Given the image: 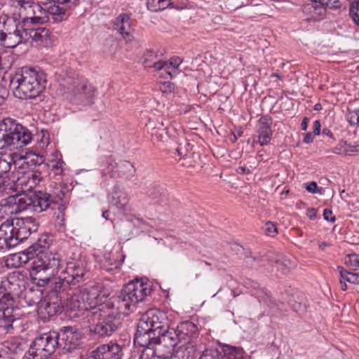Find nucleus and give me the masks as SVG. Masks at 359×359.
Masks as SVG:
<instances>
[{
  "label": "nucleus",
  "instance_id": "nucleus-56",
  "mask_svg": "<svg viewBox=\"0 0 359 359\" xmlns=\"http://www.w3.org/2000/svg\"><path fill=\"white\" fill-rule=\"evenodd\" d=\"M237 172L240 174H247V173H249L250 170H249V169L246 168L245 167L240 166L237 169Z\"/></svg>",
  "mask_w": 359,
  "mask_h": 359
},
{
  "label": "nucleus",
  "instance_id": "nucleus-5",
  "mask_svg": "<svg viewBox=\"0 0 359 359\" xmlns=\"http://www.w3.org/2000/svg\"><path fill=\"white\" fill-rule=\"evenodd\" d=\"M27 40V32L24 25H16L13 20L6 17L0 28V45L13 48Z\"/></svg>",
  "mask_w": 359,
  "mask_h": 359
},
{
  "label": "nucleus",
  "instance_id": "nucleus-44",
  "mask_svg": "<svg viewBox=\"0 0 359 359\" xmlns=\"http://www.w3.org/2000/svg\"><path fill=\"white\" fill-rule=\"evenodd\" d=\"M264 231L267 236L271 237L275 236L278 233L276 224L271 222H268L266 223Z\"/></svg>",
  "mask_w": 359,
  "mask_h": 359
},
{
  "label": "nucleus",
  "instance_id": "nucleus-51",
  "mask_svg": "<svg viewBox=\"0 0 359 359\" xmlns=\"http://www.w3.org/2000/svg\"><path fill=\"white\" fill-rule=\"evenodd\" d=\"M349 283L353 284H359V273H353L349 278Z\"/></svg>",
  "mask_w": 359,
  "mask_h": 359
},
{
  "label": "nucleus",
  "instance_id": "nucleus-61",
  "mask_svg": "<svg viewBox=\"0 0 359 359\" xmlns=\"http://www.w3.org/2000/svg\"><path fill=\"white\" fill-rule=\"evenodd\" d=\"M340 285H341V289L342 290H346L347 289V285L346 284V283L344 281H343L342 280H340Z\"/></svg>",
  "mask_w": 359,
  "mask_h": 359
},
{
  "label": "nucleus",
  "instance_id": "nucleus-48",
  "mask_svg": "<svg viewBox=\"0 0 359 359\" xmlns=\"http://www.w3.org/2000/svg\"><path fill=\"white\" fill-rule=\"evenodd\" d=\"M79 0H57L56 3L65 6L67 8H72L77 5Z\"/></svg>",
  "mask_w": 359,
  "mask_h": 359
},
{
  "label": "nucleus",
  "instance_id": "nucleus-55",
  "mask_svg": "<svg viewBox=\"0 0 359 359\" xmlns=\"http://www.w3.org/2000/svg\"><path fill=\"white\" fill-rule=\"evenodd\" d=\"M307 216L311 219H313L316 217V210L314 208H310L307 210L306 212Z\"/></svg>",
  "mask_w": 359,
  "mask_h": 359
},
{
  "label": "nucleus",
  "instance_id": "nucleus-47",
  "mask_svg": "<svg viewBox=\"0 0 359 359\" xmlns=\"http://www.w3.org/2000/svg\"><path fill=\"white\" fill-rule=\"evenodd\" d=\"M158 1L159 0H147V8L152 12H156L160 11L161 6H159Z\"/></svg>",
  "mask_w": 359,
  "mask_h": 359
},
{
  "label": "nucleus",
  "instance_id": "nucleus-21",
  "mask_svg": "<svg viewBox=\"0 0 359 359\" xmlns=\"http://www.w3.org/2000/svg\"><path fill=\"white\" fill-rule=\"evenodd\" d=\"M35 257L33 250L29 248L25 251L11 255L7 259V262L8 264L11 265V266L18 268L27 264L30 261H34Z\"/></svg>",
  "mask_w": 359,
  "mask_h": 359
},
{
  "label": "nucleus",
  "instance_id": "nucleus-18",
  "mask_svg": "<svg viewBox=\"0 0 359 359\" xmlns=\"http://www.w3.org/2000/svg\"><path fill=\"white\" fill-rule=\"evenodd\" d=\"M28 199L27 210L37 213L47 210L53 203L50 195L42 191L35 192L32 196H28Z\"/></svg>",
  "mask_w": 359,
  "mask_h": 359
},
{
  "label": "nucleus",
  "instance_id": "nucleus-39",
  "mask_svg": "<svg viewBox=\"0 0 359 359\" xmlns=\"http://www.w3.org/2000/svg\"><path fill=\"white\" fill-rule=\"evenodd\" d=\"M12 170L9 155L6 158H0V177Z\"/></svg>",
  "mask_w": 359,
  "mask_h": 359
},
{
  "label": "nucleus",
  "instance_id": "nucleus-46",
  "mask_svg": "<svg viewBox=\"0 0 359 359\" xmlns=\"http://www.w3.org/2000/svg\"><path fill=\"white\" fill-rule=\"evenodd\" d=\"M337 271H339L341 277V280L343 281L349 282V278L352 276L353 273L348 272L344 269V267L339 266H337Z\"/></svg>",
  "mask_w": 359,
  "mask_h": 359
},
{
  "label": "nucleus",
  "instance_id": "nucleus-64",
  "mask_svg": "<svg viewBox=\"0 0 359 359\" xmlns=\"http://www.w3.org/2000/svg\"><path fill=\"white\" fill-rule=\"evenodd\" d=\"M314 109L315 110H320V109H321V105L320 104H316L314 106Z\"/></svg>",
  "mask_w": 359,
  "mask_h": 359
},
{
  "label": "nucleus",
  "instance_id": "nucleus-41",
  "mask_svg": "<svg viewBox=\"0 0 359 359\" xmlns=\"http://www.w3.org/2000/svg\"><path fill=\"white\" fill-rule=\"evenodd\" d=\"M348 261L346 264L349 266L351 270L356 271L359 269V255H349Z\"/></svg>",
  "mask_w": 359,
  "mask_h": 359
},
{
  "label": "nucleus",
  "instance_id": "nucleus-7",
  "mask_svg": "<svg viewBox=\"0 0 359 359\" xmlns=\"http://www.w3.org/2000/svg\"><path fill=\"white\" fill-rule=\"evenodd\" d=\"M27 203H29L28 196L15 194L4 198L0 202V217L4 215H13L27 210Z\"/></svg>",
  "mask_w": 359,
  "mask_h": 359
},
{
  "label": "nucleus",
  "instance_id": "nucleus-42",
  "mask_svg": "<svg viewBox=\"0 0 359 359\" xmlns=\"http://www.w3.org/2000/svg\"><path fill=\"white\" fill-rule=\"evenodd\" d=\"M349 15L351 19L359 26V1L351 5Z\"/></svg>",
  "mask_w": 359,
  "mask_h": 359
},
{
  "label": "nucleus",
  "instance_id": "nucleus-25",
  "mask_svg": "<svg viewBox=\"0 0 359 359\" xmlns=\"http://www.w3.org/2000/svg\"><path fill=\"white\" fill-rule=\"evenodd\" d=\"M10 285L11 283L8 279L3 280L0 283V308L2 310L8 309L14 302Z\"/></svg>",
  "mask_w": 359,
  "mask_h": 359
},
{
  "label": "nucleus",
  "instance_id": "nucleus-45",
  "mask_svg": "<svg viewBox=\"0 0 359 359\" xmlns=\"http://www.w3.org/2000/svg\"><path fill=\"white\" fill-rule=\"evenodd\" d=\"M306 189L312 194H322L323 188L318 187L316 182H311L306 187Z\"/></svg>",
  "mask_w": 359,
  "mask_h": 359
},
{
  "label": "nucleus",
  "instance_id": "nucleus-49",
  "mask_svg": "<svg viewBox=\"0 0 359 359\" xmlns=\"http://www.w3.org/2000/svg\"><path fill=\"white\" fill-rule=\"evenodd\" d=\"M323 217H324V219L327 221H330L332 222L335 221V217L332 216V210H330L329 209L324 210Z\"/></svg>",
  "mask_w": 359,
  "mask_h": 359
},
{
  "label": "nucleus",
  "instance_id": "nucleus-12",
  "mask_svg": "<svg viewBox=\"0 0 359 359\" xmlns=\"http://www.w3.org/2000/svg\"><path fill=\"white\" fill-rule=\"evenodd\" d=\"M86 273V264L77 260L67 264L64 270L60 271L59 278L67 284L74 285L81 282Z\"/></svg>",
  "mask_w": 359,
  "mask_h": 359
},
{
  "label": "nucleus",
  "instance_id": "nucleus-53",
  "mask_svg": "<svg viewBox=\"0 0 359 359\" xmlns=\"http://www.w3.org/2000/svg\"><path fill=\"white\" fill-rule=\"evenodd\" d=\"M313 134L315 135H319L320 134V123L319 121H315L314 123H313Z\"/></svg>",
  "mask_w": 359,
  "mask_h": 359
},
{
  "label": "nucleus",
  "instance_id": "nucleus-43",
  "mask_svg": "<svg viewBox=\"0 0 359 359\" xmlns=\"http://www.w3.org/2000/svg\"><path fill=\"white\" fill-rule=\"evenodd\" d=\"M65 196V192L60 188H55L53 191V195H50V198L53 200V203H58L62 201Z\"/></svg>",
  "mask_w": 359,
  "mask_h": 359
},
{
  "label": "nucleus",
  "instance_id": "nucleus-3",
  "mask_svg": "<svg viewBox=\"0 0 359 359\" xmlns=\"http://www.w3.org/2000/svg\"><path fill=\"white\" fill-rule=\"evenodd\" d=\"M46 80L42 72L23 68L11 77L10 87L15 97L19 99H33L46 88Z\"/></svg>",
  "mask_w": 359,
  "mask_h": 359
},
{
  "label": "nucleus",
  "instance_id": "nucleus-2",
  "mask_svg": "<svg viewBox=\"0 0 359 359\" xmlns=\"http://www.w3.org/2000/svg\"><path fill=\"white\" fill-rule=\"evenodd\" d=\"M181 341L177 328L169 327L160 321L156 311H149L139 320L134 342L140 346L153 350L154 356L166 358L161 351V347L166 346L169 353L171 348Z\"/></svg>",
  "mask_w": 359,
  "mask_h": 359
},
{
  "label": "nucleus",
  "instance_id": "nucleus-8",
  "mask_svg": "<svg viewBox=\"0 0 359 359\" xmlns=\"http://www.w3.org/2000/svg\"><path fill=\"white\" fill-rule=\"evenodd\" d=\"M82 293L84 296L86 305H88L90 310L88 316H91L92 311L100 309V307L110 302L109 301L102 304L103 299L108 296V293L105 291L104 285L101 283H96L86 288Z\"/></svg>",
  "mask_w": 359,
  "mask_h": 359
},
{
  "label": "nucleus",
  "instance_id": "nucleus-13",
  "mask_svg": "<svg viewBox=\"0 0 359 359\" xmlns=\"http://www.w3.org/2000/svg\"><path fill=\"white\" fill-rule=\"evenodd\" d=\"M15 173L14 177L11 180L15 184L16 189L22 192H27L32 190L41 182V174L37 172L31 171L24 172L23 175Z\"/></svg>",
  "mask_w": 359,
  "mask_h": 359
},
{
  "label": "nucleus",
  "instance_id": "nucleus-32",
  "mask_svg": "<svg viewBox=\"0 0 359 359\" xmlns=\"http://www.w3.org/2000/svg\"><path fill=\"white\" fill-rule=\"evenodd\" d=\"M270 259L271 261L274 262L276 264H278V267L283 273L294 269L296 266V263L294 261L287 258L282 254L273 255V256L270 257Z\"/></svg>",
  "mask_w": 359,
  "mask_h": 359
},
{
  "label": "nucleus",
  "instance_id": "nucleus-15",
  "mask_svg": "<svg viewBox=\"0 0 359 359\" xmlns=\"http://www.w3.org/2000/svg\"><path fill=\"white\" fill-rule=\"evenodd\" d=\"M223 355L216 349L206 350L199 359H243L241 348L226 345L224 347Z\"/></svg>",
  "mask_w": 359,
  "mask_h": 359
},
{
  "label": "nucleus",
  "instance_id": "nucleus-14",
  "mask_svg": "<svg viewBox=\"0 0 359 359\" xmlns=\"http://www.w3.org/2000/svg\"><path fill=\"white\" fill-rule=\"evenodd\" d=\"M123 355L121 346L113 341L98 346L91 353L93 359H121Z\"/></svg>",
  "mask_w": 359,
  "mask_h": 359
},
{
  "label": "nucleus",
  "instance_id": "nucleus-20",
  "mask_svg": "<svg viewBox=\"0 0 359 359\" xmlns=\"http://www.w3.org/2000/svg\"><path fill=\"white\" fill-rule=\"evenodd\" d=\"M67 306L69 310L75 312L74 316H79L85 311L89 312V309L84 298L82 292L74 294L67 299Z\"/></svg>",
  "mask_w": 359,
  "mask_h": 359
},
{
  "label": "nucleus",
  "instance_id": "nucleus-58",
  "mask_svg": "<svg viewBox=\"0 0 359 359\" xmlns=\"http://www.w3.org/2000/svg\"><path fill=\"white\" fill-rule=\"evenodd\" d=\"M308 120H309V119H308L306 117H305V118L303 119L302 122L301 126H302V129L303 130H306V128H307V121H308Z\"/></svg>",
  "mask_w": 359,
  "mask_h": 359
},
{
  "label": "nucleus",
  "instance_id": "nucleus-22",
  "mask_svg": "<svg viewBox=\"0 0 359 359\" xmlns=\"http://www.w3.org/2000/svg\"><path fill=\"white\" fill-rule=\"evenodd\" d=\"M38 9H34V6L30 9L31 11L25 13V16H22L21 23L26 27L27 25L32 24H42L46 22L45 14L47 13L46 11L43 10L41 6L37 4ZM48 18V16H46Z\"/></svg>",
  "mask_w": 359,
  "mask_h": 359
},
{
  "label": "nucleus",
  "instance_id": "nucleus-31",
  "mask_svg": "<svg viewBox=\"0 0 359 359\" xmlns=\"http://www.w3.org/2000/svg\"><path fill=\"white\" fill-rule=\"evenodd\" d=\"M195 348L189 342L180 346L171 356L173 359H194Z\"/></svg>",
  "mask_w": 359,
  "mask_h": 359
},
{
  "label": "nucleus",
  "instance_id": "nucleus-40",
  "mask_svg": "<svg viewBox=\"0 0 359 359\" xmlns=\"http://www.w3.org/2000/svg\"><path fill=\"white\" fill-rule=\"evenodd\" d=\"M346 116L350 125L357 126L359 124V109L356 110L348 109Z\"/></svg>",
  "mask_w": 359,
  "mask_h": 359
},
{
  "label": "nucleus",
  "instance_id": "nucleus-23",
  "mask_svg": "<svg viewBox=\"0 0 359 359\" xmlns=\"http://www.w3.org/2000/svg\"><path fill=\"white\" fill-rule=\"evenodd\" d=\"M182 60L178 57H172L169 62L158 61L154 64V68L156 70L163 71L170 78H172L179 73V66Z\"/></svg>",
  "mask_w": 359,
  "mask_h": 359
},
{
  "label": "nucleus",
  "instance_id": "nucleus-57",
  "mask_svg": "<svg viewBox=\"0 0 359 359\" xmlns=\"http://www.w3.org/2000/svg\"><path fill=\"white\" fill-rule=\"evenodd\" d=\"M304 9L309 13H311L313 11H316L317 8L313 4H309L304 7Z\"/></svg>",
  "mask_w": 359,
  "mask_h": 359
},
{
  "label": "nucleus",
  "instance_id": "nucleus-59",
  "mask_svg": "<svg viewBox=\"0 0 359 359\" xmlns=\"http://www.w3.org/2000/svg\"><path fill=\"white\" fill-rule=\"evenodd\" d=\"M323 134L327 136H329L330 137H332V133H331V131L329 129H327V128H324L323 130Z\"/></svg>",
  "mask_w": 359,
  "mask_h": 359
},
{
  "label": "nucleus",
  "instance_id": "nucleus-16",
  "mask_svg": "<svg viewBox=\"0 0 359 359\" xmlns=\"http://www.w3.org/2000/svg\"><path fill=\"white\" fill-rule=\"evenodd\" d=\"M95 88L88 82L74 81L72 86V93L76 99L85 104L93 103Z\"/></svg>",
  "mask_w": 359,
  "mask_h": 359
},
{
  "label": "nucleus",
  "instance_id": "nucleus-62",
  "mask_svg": "<svg viewBox=\"0 0 359 359\" xmlns=\"http://www.w3.org/2000/svg\"><path fill=\"white\" fill-rule=\"evenodd\" d=\"M4 20H6V15H1L0 13V28H1V25L4 22Z\"/></svg>",
  "mask_w": 359,
  "mask_h": 359
},
{
  "label": "nucleus",
  "instance_id": "nucleus-19",
  "mask_svg": "<svg viewBox=\"0 0 359 359\" xmlns=\"http://www.w3.org/2000/svg\"><path fill=\"white\" fill-rule=\"evenodd\" d=\"M272 123V119L269 116H264L259 118L258 122V142L261 146L266 145L271 141L273 134Z\"/></svg>",
  "mask_w": 359,
  "mask_h": 359
},
{
  "label": "nucleus",
  "instance_id": "nucleus-35",
  "mask_svg": "<svg viewBox=\"0 0 359 359\" xmlns=\"http://www.w3.org/2000/svg\"><path fill=\"white\" fill-rule=\"evenodd\" d=\"M39 309L41 311L44 310L45 312L49 316H53L57 314L58 312H61V307L58 303L50 302L44 301L41 303Z\"/></svg>",
  "mask_w": 359,
  "mask_h": 359
},
{
  "label": "nucleus",
  "instance_id": "nucleus-52",
  "mask_svg": "<svg viewBox=\"0 0 359 359\" xmlns=\"http://www.w3.org/2000/svg\"><path fill=\"white\" fill-rule=\"evenodd\" d=\"M315 134L313 133H308L305 135L304 142L309 144L311 143L313 141Z\"/></svg>",
  "mask_w": 359,
  "mask_h": 359
},
{
  "label": "nucleus",
  "instance_id": "nucleus-36",
  "mask_svg": "<svg viewBox=\"0 0 359 359\" xmlns=\"http://www.w3.org/2000/svg\"><path fill=\"white\" fill-rule=\"evenodd\" d=\"M129 199L126 193H120L116 197H114V206L121 212L127 210Z\"/></svg>",
  "mask_w": 359,
  "mask_h": 359
},
{
  "label": "nucleus",
  "instance_id": "nucleus-9",
  "mask_svg": "<svg viewBox=\"0 0 359 359\" xmlns=\"http://www.w3.org/2000/svg\"><path fill=\"white\" fill-rule=\"evenodd\" d=\"M11 160V164L12 165L11 172L9 175V178L14 177L15 173H20L23 175L24 172H31L30 168L36 164H39L38 161V156L34 153H27L26 155L22 156L13 153L9 155Z\"/></svg>",
  "mask_w": 359,
  "mask_h": 359
},
{
  "label": "nucleus",
  "instance_id": "nucleus-28",
  "mask_svg": "<svg viewBox=\"0 0 359 359\" xmlns=\"http://www.w3.org/2000/svg\"><path fill=\"white\" fill-rule=\"evenodd\" d=\"M58 334L59 337H61L62 340L65 341V345H69V348L76 346L81 337L80 333L72 327H62Z\"/></svg>",
  "mask_w": 359,
  "mask_h": 359
},
{
  "label": "nucleus",
  "instance_id": "nucleus-4",
  "mask_svg": "<svg viewBox=\"0 0 359 359\" xmlns=\"http://www.w3.org/2000/svg\"><path fill=\"white\" fill-rule=\"evenodd\" d=\"M61 268L58 255L50 251H42L36 254L32 262L30 276L36 285L44 287L55 276H59Z\"/></svg>",
  "mask_w": 359,
  "mask_h": 359
},
{
  "label": "nucleus",
  "instance_id": "nucleus-11",
  "mask_svg": "<svg viewBox=\"0 0 359 359\" xmlns=\"http://www.w3.org/2000/svg\"><path fill=\"white\" fill-rule=\"evenodd\" d=\"M11 220L14 226L15 236L18 244L27 239L32 233L36 232L39 227L38 222L32 217H17L11 219Z\"/></svg>",
  "mask_w": 359,
  "mask_h": 359
},
{
  "label": "nucleus",
  "instance_id": "nucleus-50",
  "mask_svg": "<svg viewBox=\"0 0 359 359\" xmlns=\"http://www.w3.org/2000/svg\"><path fill=\"white\" fill-rule=\"evenodd\" d=\"M160 88L164 93L171 92V91H172L174 90V86H173V84H172L170 83H165H165L161 84Z\"/></svg>",
  "mask_w": 359,
  "mask_h": 359
},
{
  "label": "nucleus",
  "instance_id": "nucleus-10",
  "mask_svg": "<svg viewBox=\"0 0 359 359\" xmlns=\"http://www.w3.org/2000/svg\"><path fill=\"white\" fill-rule=\"evenodd\" d=\"M7 126H8V135H10L11 145L18 148L26 146L31 142L32 134L22 125L13 119L7 118Z\"/></svg>",
  "mask_w": 359,
  "mask_h": 359
},
{
  "label": "nucleus",
  "instance_id": "nucleus-63",
  "mask_svg": "<svg viewBox=\"0 0 359 359\" xmlns=\"http://www.w3.org/2000/svg\"><path fill=\"white\" fill-rule=\"evenodd\" d=\"M102 217L107 219L109 217V210L103 212Z\"/></svg>",
  "mask_w": 359,
  "mask_h": 359
},
{
  "label": "nucleus",
  "instance_id": "nucleus-24",
  "mask_svg": "<svg viewBox=\"0 0 359 359\" xmlns=\"http://www.w3.org/2000/svg\"><path fill=\"white\" fill-rule=\"evenodd\" d=\"M29 25L25 27V30L27 32V36L33 41H35L39 45H47L50 41L49 30L45 27H37L36 29H31L29 27Z\"/></svg>",
  "mask_w": 359,
  "mask_h": 359
},
{
  "label": "nucleus",
  "instance_id": "nucleus-30",
  "mask_svg": "<svg viewBox=\"0 0 359 359\" xmlns=\"http://www.w3.org/2000/svg\"><path fill=\"white\" fill-rule=\"evenodd\" d=\"M135 173L136 169L130 161H123L118 163L117 178L130 180L135 177Z\"/></svg>",
  "mask_w": 359,
  "mask_h": 359
},
{
  "label": "nucleus",
  "instance_id": "nucleus-60",
  "mask_svg": "<svg viewBox=\"0 0 359 359\" xmlns=\"http://www.w3.org/2000/svg\"><path fill=\"white\" fill-rule=\"evenodd\" d=\"M330 245L329 243H326V242H321L320 244H319V248L321 249V250H324L327 246Z\"/></svg>",
  "mask_w": 359,
  "mask_h": 359
},
{
  "label": "nucleus",
  "instance_id": "nucleus-54",
  "mask_svg": "<svg viewBox=\"0 0 359 359\" xmlns=\"http://www.w3.org/2000/svg\"><path fill=\"white\" fill-rule=\"evenodd\" d=\"M158 4H159V6H161L160 11L163 10V9L166 8L170 4V0H159Z\"/></svg>",
  "mask_w": 359,
  "mask_h": 359
},
{
  "label": "nucleus",
  "instance_id": "nucleus-34",
  "mask_svg": "<svg viewBox=\"0 0 359 359\" xmlns=\"http://www.w3.org/2000/svg\"><path fill=\"white\" fill-rule=\"evenodd\" d=\"M14 2L19 6V15L21 20L22 16H25V13H30L32 6H34V9L39 8L34 0H14Z\"/></svg>",
  "mask_w": 359,
  "mask_h": 359
},
{
  "label": "nucleus",
  "instance_id": "nucleus-33",
  "mask_svg": "<svg viewBox=\"0 0 359 359\" xmlns=\"http://www.w3.org/2000/svg\"><path fill=\"white\" fill-rule=\"evenodd\" d=\"M8 126H7V118L4 119L0 123V149H4L11 145L10 135H8Z\"/></svg>",
  "mask_w": 359,
  "mask_h": 359
},
{
  "label": "nucleus",
  "instance_id": "nucleus-26",
  "mask_svg": "<svg viewBox=\"0 0 359 359\" xmlns=\"http://www.w3.org/2000/svg\"><path fill=\"white\" fill-rule=\"evenodd\" d=\"M181 341H189L197 335L198 328L196 325L191 321H184L181 323L177 327Z\"/></svg>",
  "mask_w": 359,
  "mask_h": 359
},
{
  "label": "nucleus",
  "instance_id": "nucleus-6",
  "mask_svg": "<svg viewBox=\"0 0 359 359\" xmlns=\"http://www.w3.org/2000/svg\"><path fill=\"white\" fill-rule=\"evenodd\" d=\"M59 334L50 332L36 337L32 342L29 355L32 359H47L54 353L58 346Z\"/></svg>",
  "mask_w": 359,
  "mask_h": 359
},
{
  "label": "nucleus",
  "instance_id": "nucleus-27",
  "mask_svg": "<svg viewBox=\"0 0 359 359\" xmlns=\"http://www.w3.org/2000/svg\"><path fill=\"white\" fill-rule=\"evenodd\" d=\"M115 29L123 36V38H128V40H130L131 33V23L130 18L126 14L120 15L114 22Z\"/></svg>",
  "mask_w": 359,
  "mask_h": 359
},
{
  "label": "nucleus",
  "instance_id": "nucleus-17",
  "mask_svg": "<svg viewBox=\"0 0 359 359\" xmlns=\"http://www.w3.org/2000/svg\"><path fill=\"white\" fill-rule=\"evenodd\" d=\"M17 245L13 222L7 219L0 225V249H9Z\"/></svg>",
  "mask_w": 359,
  "mask_h": 359
},
{
  "label": "nucleus",
  "instance_id": "nucleus-29",
  "mask_svg": "<svg viewBox=\"0 0 359 359\" xmlns=\"http://www.w3.org/2000/svg\"><path fill=\"white\" fill-rule=\"evenodd\" d=\"M118 163L116 162L112 156L106 157L104 168L101 170L102 177L107 179H117V170Z\"/></svg>",
  "mask_w": 359,
  "mask_h": 359
},
{
  "label": "nucleus",
  "instance_id": "nucleus-38",
  "mask_svg": "<svg viewBox=\"0 0 359 359\" xmlns=\"http://www.w3.org/2000/svg\"><path fill=\"white\" fill-rule=\"evenodd\" d=\"M121 262L118 260L112 259L111 256L104 257V260L102 264V268L105 271H109L114 269L119 268Z\"/></svg>",
  "mask_w": 359,
  "mask_h": 359
},
{
  "label": "nucleus",
  "instance_id": "nucleus-37",
  "mask_svg": "<svg viewBox=\"0 0 359 359\" xmlns=\"http://www.w3.org/2000/svg\"><path fill=\"white\" fill-rule=\"evenodd\" d=\"M67 7L65 6H60L58 5H53L50 6L47 11L48 15H51L55 20H61L67 10Z\"/></svg>",
  "mask_w": 359,
  "mask_h": 359
},
{
  "label": "nucleus",
  "instance_id": "nucleus-1",
  "mask_svg": "<svg viewBox=\"0 0 359 359\" xmlns=\"http://www.w3.org/2000/svg\"><path fill=\"white\" fill-rule=\"evenodd\" d=\"M151 291L150 284L142 278L126 284L118 296L91 312L90 316L95 323L93 332L101 337L111 335L121 325V314H128L138 302L144 301Z\"/></svg>",
  "mask_w": 359,
  "mask_h": 359
}]
</instances>
